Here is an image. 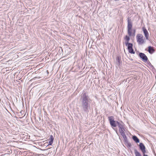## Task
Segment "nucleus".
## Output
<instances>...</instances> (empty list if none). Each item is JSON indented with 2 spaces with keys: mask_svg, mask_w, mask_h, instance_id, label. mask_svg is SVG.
I'll list each match as a JSON object with an SVG mask.
<instances>
[{
  "mask_svg": "<svg viewBox=\"0 0 156 156\" xmlns=\"http://www.w3.org/2000/svg\"><path fill=\"white\" fill-rule=\"evenodd\" d=\"M136 39L139 44H142L145 42V40L141 34H138L136 35Z\"/></svg>",
  "mask_w": 156,
  "mask_h": 156,
  "instance_id": "3",
  "label": "nucleus"
},
{
  "mask_svg": "<svg viewBox=\"0 0 156 156\" xmlns=\"http://www.w3.org/2000/svg\"><path fill=\"white\" fill-rule=\"evenodd\" d=\"M123 138L124 139V142L125 143V144H127L130 147L131 146V144L128 142L126 136H124L123 137Z\"/></svg>",
  "mask_w": 156,
  "mask_h": 156,
  "instance_id": "11",
  "label": "nucleus"
},
{
  "mask_svg": "<svg viewBox=\"0 0 156 156\" xmlns=\"http://www.w3.org/2000/svg\"><path fill=\"white\" fill-rule=\"evenodd\" d=\"M115 0V1H118L119 0Z\"/></svg>",
  "mask_w": 156,
  "mask_h": 156,
  "instance_id": "22",
  "label": "nucleus"
},
{
  "mask_svg": "<svg viewBox=\"0 0 156 156\" xmlns=\"http://www.w3.org/2000/svg\"><path fill=\"white\" fill-rule=\"evenodd\" d=\"M54 140V137L52 135H51L50 136V140L53 142Z\"/></svg>",
  "mask_w": 156,
  "mask_h": 156,
  "instance_id": "18",
  "label": "nucleus"
},
{
  "mask_svg": "<svg viewBox=\"0 0 156 156\" xmlns=\"http://www.w3.org/2000/svg\"><path fill=\"white\" fill-rule=\"evenodd\" d=\"M129 52L131 54H134L135 53V51H133V50L132 48H130L128 49Z\"/></svg>",
  "mask_w": 156,
  "mask_h": 156,
  "instance_id": "15",
  "label": "nucleus"
},
{
  "mask_svg": "<svg viewBox=\"0 0 156 156\" xmlns=\"http://www.w3.org/2000/svg\"><path fill=\"white\" fill-rule=\"evenodd\" d=\"M143 156H148L147 155L145 154V153H143Z\"/></svg>",
  "mask_w": 156,
  "mask_h": 156,
  "instance_id": "21",
  "label": "nucleus"
},
{
  "mask_svg": "<svg viewBox=\"0 0 156 156\" xmlns=\"http://www.w3.org/2000/svg\"><path fill=\"white\" fill-rule=\"evenodd\" d=\"M132 139L136 143H139L140 142L139 139L135 135L133 136Z\"/></svg>",
  "mask_w": 156,
  "mask_h": 156,
  "instance_id": "12",
  "label": "nucleus"
},
{
  "mask_svg": "<svg viewBox=\"0 0 156 156\" xmlns=\"http://www.w3.org/2000/svg\"><path fill=\"white\" fill-rule=\"evenodd\" d=\"M118 126L119 132L125 131V130L124 128V123L122 122H121L119 124Z\"/></svg>",
  "mask_w": 156,
  "mask_h": 156,
  "instance_id": "6",
  "label": "nucleus"
},
{
  "mask_svg": "<svg viewBox=\"0 0 156 156\" xmlns=\"http://www.w3.org/2000/svg\"><path fill=\"white\" fill-rule=\"evenodd\" d=\"M139 56L142 59V60L145 62H147L148 60L147 57L143 53H140Z\"/></svg>",
  "mask_w": 156,
  "mask_h": 156,
  "instance_id": "5",
  "label": "nucleus"
},
{
  "mask_svg": "<svg viewBox=\"0 0 156 156\" xmlns=\"http://www.w3.org/2000/svg\"><path fill=\"white\" fill-rule=\"evenodd\" d=\"M134 152L136 156H142L141 154L137 151L136 150H134Z\"/></svg>",
  "mask_w": 156,
  "mask_h": 156,
  "instance_id": "14",
  "label": "nucleus"
},
{
  "mask_svg": "<svg viewBox=\"0 0 156 156\" xmlns=\"http://www.w3.org/2000/svg\"><path fill=\"white\" fill-rule=\"evenodd\" d=\"M147 51H148L151 54L154 52L155 50L153 47L149 46L148 47Z\"/></svg>",
  "mask_w": 156,
  "mask_h": 156,
  "instance_id": "9",
  "label": "nucleus"
},
{
  "mask_svg": "<svg viewBox=\"0 0 156 156\" xmlns=\"http://www.w3.org/2000/svg\"><path fill=\"white\" fill-rule=\"evenodd\" d=\"M139 148L143 153L146 152L145 147L143 143H140L139 144Z\"/></svg>",
  "mask_w": 156,
  "mask_h": 156,
  "instance_id": "8",
  "label": "nucleus"
},
{
  "mask_svg": "<svg viewBox=\"0 0 156 156\" xmlns=\"http://www.w3.org/2000/svg\"><path fill=\"white\" fill-rule=\"evenodd\" d=\"M142 30L144 32L146 39L147 40H149V34L147 29L144 27L142 28Z\"/></svg>",
  "mask_w": 156,
  "mask_h": 156,
  "instance_id": "7",
  "label": "nucleus"
},
{
  "mask_svg": "<svg viewBox=\"0 0 156 156\" xmlns=\"http://www.w3.org/2000/svg\"><path fill=\"white\" fill-rule=\"evenodd\" d=\"M125 44L126 46H127L128 49L133 48V44L132 43H129V42H125Z\"/></svg>",
  "mask_w": 156,
  "mask_h": 156,
  "instance_id": "10",
  "label": "nucleus"
},
{
  "mask_svg": "<svg viewBox=\"0 0 156 156\" xmlns=\"http://www.w3.org/2000/svg\"><path fill=\"white\" fill-rule=\"evenodd\" d=\"M119 132L120 133L121 135L123 137L126 136V135L125 134L124 131H121Z\"/></svg>",
  "mask_w": 156,
  "mask_h": 156,
  "instance_id": "17",
  "label": "nucleus"
},
{
  "mask_svg": "<svg viewBox=\"0 0 156 156\" xmlns=\"http://www.w3.org/2000/svg\"><path fill=\"white\" fill-rule=\"evenodd\" d=\"M136 32V30L135 29L133 30V35L134 36L135 35V33Z\"/></svg>",
  "mask_w": 156,
  "mask_h": 156,
  "instance_id": "20",
  "label": "nucleus"
},
{
  "mask_svg": "<svg viewBox=\"0 0 156 156\" xmlns=\"http://www.w3.org/2000/svg\"><path fill=\"white\" fill-rule=\"evenodd\" d=\"M53 142L50 140L49 142V144L47 145V146H48L49 145H51L52 144Z\"/></svg>",
  "mask_w": 156,
  "mask_h": 156,
  "instance_id": "19",
  "label": "nucleus"
},
{
  "mask_svg": "<svg viewBox=\"0 0 156 156\" xmlns=\"http://www.w3.org/2000/svg\"><path fill=\"white\" fill-rule=\"evenodd\" d=\"M110 124L112 128L116 127L120 122L114 120V118L113 116H109L108 117Z\"/></svg>",
  "mask_w": 156,
  "mask_h": 156,
  "instance_id": "2",
  "label": "nucleus"
},
{
  "mask_svg": "<svg viewBox=\"0 0 156 156\" xmlns=\"http://www.w3.org/2000/svg\"><path fill=\"white\" fill-rule=\"evenodd\" d=\"M116 60L117 61V64L119 66L120 63L121 57L120 56H117L116 58Z\"/></svg>",
  "mask_w": 156,
  "mask_h": 156,
  "instance_id": "13",
  "label": "nucleus"
},
{
  "mask_svg": "<svg viewBox=\"0 0 156 156\" xmlns=\"http://www.w3.org/2000/svg\"><path fill=\"white\" fill-rule=\"evenodd\" d=\"M128 33L129 36H131L132 35V23L131 22V19H128Z\"/></svg>",
  "mask_w": 156,
  "mask_h": 156,
  "instance_id": "4",
  "label": "nucleus"
},
{
  "mask_svg": "<svg viewBox=\"0 0 156 156\" xmlns=\"http://www.w3.org/2000/svg\"><path fill=\"white\" fill-rule=\"evenodd\" d=\"M130 38L127 35H126L125 37V39L126 40L125 42H128L129 41V40Z\"/></svg>",
  "mask_w": 156,
  "mask_h": 156,
  "instance_id": "16",
  "label": "nucleus"
},
{
  "mask_svg": "<svg viewBox=\"0 0 156 156\" xmlns=\"http://www.w3.org/2000/svg\"><path fill=\"white\" fill-rule=\"evenodd\" d=\"M80 99L82 109L85 112H88L89 110L90 107V103L92 100L88 95V93L86 92L82 93Z\"/></svg>",
  "mask_w": 156,
  "mask_h": 156,
  "instance_id": "1",
  "label": "nucleus"
}]
</instances>
